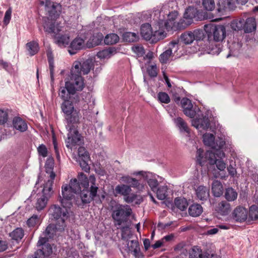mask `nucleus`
Masks as SVG:
<instances>
[{"instance_id":"nucleus-33","label":"nucleus","mask_w":258,"mask_h":258,"mask_svg":"<svg viewBox=\"0 0 258 258\" xmlns=\"http://www.w3.org/2000/svg\"><path fill=\"white\" fill-rule=\"evenodd\" d=\"M131 191L132 189L130 186L123 184L117 185L115 188V193L123 196L124 198L131 193Z\"/></svg>"},{"instance_id":"nucleus-16","label":"nucleus","mask_w":258,"mask_h":258,"mask_svg":"<svg viewBox=\"0 0 258 258\" xmlns=\"http://www.w3.org/2000/svg\"><path fill=\"white\" fill-rule=\"evenodd\" d=\"M247 210L241 206L237 207L232 214L233 219L238 222L245 221L247 219Z\"/></svg>"},{"instance_id":"nucleus-56","label":"nucleus","mask_w":258,"mask_h":258,"mask_svg":"<svg viewBox=\"0 0 258 258\" xmlns=\"http://www.w3.org/2000/svg\"><path fill=\"white\" fill-rule=\"evenodd\" d=\"M172 54V49H166L159 56V60L162 63H166Z\"/></svg>"},{"instance_id":"nucleus-63","label":"nucleus","mask_w":258,"mask_h":258,"mask_svg":"<svg viewBox=\"0 0 258 258\" xmlns=\"http://www.w3.org/2000/svg\"><path fill=\"white\" fill-rule=\"evenodd\" d=\"M138 196L135 194H128L127 196L124 198V201L128 204L132 203L135 202L136 204H139V203L136 202V200L138 199Z\"/></svg>"},{"instance_id":"nucleus-22","label":"nucleus","mask_w":258,"mask_h":258,"mask_svg":"<svg viewBox=\"0 0 258 258\" xmlns=\"http://www.w3.org/2000/svg\"><path fill=\"white\" fill-rule=\"evenodd\" d=\"M235 0H221L218 11H226L233 10L236 7Z\"/></svg>"},{"instance_id":"nucleus-7","label":"nucleus","mask_w":258,"mask_h":258,"mask_svg":"<svg viewBox=\"0 0 258 258\" xmlns=\"http://www.w3.org/2000/svg\"><path fill=\"white\" fill-rule=\"evenodd\" d=\"M75 194V192L68 184H63L61 186V196H59L58 201L63 207L70 209L73 206V200Z\"/></svg>"},{"instance_id":"nucleus-59","label":"nucleus","mask_w":258,"mask_h":258,"mask_svg":"<svg viewBox=\"0 0 258 258\" xmlns=\"http://www.w3.org/2000/svg\"><path fill=\"white\" fill-rule=\"evenodd\" d=\"M212 149L214 150L213 151H208L206 152H211L212 153L214 154L216 159L218 157L220 158V159H222V158L225 157V153L222 149H218L216 147Z\"/></svg>"},{"instance_id":"nucleus-40","label":"nucleus","mask_w":258,"mask_h":258,"mask_svg":"<svg viewBox=\"0 0 258 258\" xmlns=\"http://www.w3.org/2000/svg\"><path fill=\"white\" fill-rule=\"evenodd\" d=\"M61 108L64 115L75 110L73 101L69 100L63 101L61 104Z\"/></svg>"},{"instance_id":"nucleus-47","label":"nucleus","mask_w":258,"mask_h":258,"mask_svg":"<svg viewBox=\"0 0 258 258\" xmlns=\"http://www.w3.org/2000/svg\"><path fill=\"white\" fill-rule=\"evenodd\" d=\"M10 112L11 110L8 108L0 109V125H3L8 121Z\"/></svg>"},{"instance_id":"nucleus-29","label":"nucleus","mask_w":258,"mask_h":258,"mask_svg":"<svg viewBox=\"0 0 258 258\" xmlns=\"http://www.w3.org/2000/svg\"><path fill=\"white\" fill-rule=\"evenodd\" d=\"M153 30L150 24L147 23L142 25L141 28V34L144 39L151 40Z\"/></svg>"},{"instance_id":"nucleus-49","label":"nucleus","mask_w":258,"mask_h":258,"mask_svg":"<svg viewBox=\"0 0 258 258\" xmlns=\"http://www.w3.org/2000/svg\"><path fill=\"white\" fill-rule=\"evenodd\" d=\"M202 6L205 10L212 11L215 9L216 4L214 0H203Z\"/></svg>"},{"instance_id":"nucleus-41","label":"nucleus","mask_w":258,"mask_h":258,"mask_svg":"<svg viewBox=\"0 0 258 258\" xmlns=\"http://www.w3.org/2000/svg\"><path fill=\"white\" fill-rule=\"evenodd\" d=\"M53 182L51 180H48L44 184L42 190L43 196H46L47 198H49L53 193L52 185Z\"/></svg>"},{"instance_id":"nucleus-58","label":"nucleus","mask_w":258,"mask_h":258,"mask_svg":"<svg viewBox=\"0 0 258 258\" xmlns=\"http://www.w3.org/2000/svg\"><path fill=\"white\" fill-rule=\"evenodd\" d=\"M158 98L161 102L165 104L169 103L170 101V99L169 95L165 92H159L158 94Z\"/></svg>"},{"instance_id":"nucleus-14","label":"nucleus","mask_w":258,"mask_h":258,"mask_svg":"<svg viewBox=\"0 0 258 258\" xmlns=\"http://www.w3.org/2000/svg\"><path fill=\"white\" fill-rule=\"evenodd\" d=\"M65 118L67 122L66 127L68 130H70L71 132L73 128L76 127V125L79 122L80 113L76 110L65 114Z\"/></svg>"},{"instance_id":"nucleus-23","label":"nucleus","mask_w":258,"mask_h":258,"mask_svg":"<svg viewBox=\"0 0 258 258\" xmlns=\"http://www.w3.org/2000/svg\"><path fill=\"white\" fill-rule=\"evenodd\" d=\"M213 30L214 39L216 41H222L226 35V29L224 26H215Z\"/></svg>"},{"instance_id":"nucleus-21","label":"nucleus","mask_w":258,"mask_h":258,"mask_svg":"<svg viewBox=\"0 0 258 258\" xmlns=\"http://www.w3.org/2000/svg\"><path fill=\"white\" fill-rule=\"evenodd\" d=\"M52 252V249L49 243L45 244L35 252V258H45Z\"/></svg>"},{"instance_id":"nucleus-51","label":"nucleus","mask_w":258,"mask_h":258,"mask_svg":"<svg viewBox=\"0 0 258 258\" xmlns=\"http://www.w3.org/2000/svg\"><path fill=\"white\" fill-rule=\"evenodd\" d=\"M174 203L176 207L181 211H184L187 207V203L184 199L177 198L174 200Z\"/></svg>"},{"instance_id":"nucleus-28","label":"nucleus","mask_w":258,"mask_h":258,"mask_svg":"<svg viewBox=\"0 0 258 258\" xmlns=\"http://www.w3.org/2000/svg\"><path fill=\"white\" fill-rule=\"evenodd\" d=\"M216 210L222 215H226L230 211V205L227 201H221L217 205Z\"/></svg>"},{"instance_id":"nucleus-4","label":"nucleus","mask_w":258,"mask_h":258,"mask_svg":"<svg viewBox=\"0 0 258 258\" xmlns=\"http://www.w3.org/2000/svg\"><path fill=\"white\" fill-rule=\"evenodd\" d=\"M68 209L69 208H61L58 205H53L50 208L49 211L52 217L57 221V228L60 231H62L66 227V221L69 218L70 214Z\"/></svg>"},{"instance_id":"nucleus-37","label":"nucleus","mask_w":258,"mask_h":258,"mask_svg":"<svg viewBox=\"0 0 258 258\" xmlns=\"http://www.w3.org/2000/svg\"><path fill=\"white\" fill-rule=\"evenodd\" d=\"M237 191L232 187H228L225 189L224 197L228 202L235 201L237 198Z\"/></svg>"},{"instance_id":"nucleus-61","label":"nucleus","mask_w":258,"mask_h":258,"mask_svg":"<svg viewBox=\"0 0 258 258\" xmlns=\"http://www.w3.org/2000/svg\"><path fill=\"white\" fill-rule=\"evenodd\" d=\"M147 73L150 77L154 78L157 77L158 75V69L156 64L151 65L147 69Z\"/></svg>"},{"instance_id":"nucleus-26","label":"nucleus","mask_w":258,"mask_h":258,"mask_svg":"<svg viewBox=\"0 0 258 258\" xmlns=\"http://www.w3.org/2000/svg\"><path fill=\"white\" fill-rule=\"evenodd\" d=\"M176 126L179 130L180 132L189 133V128L186 121L181 117H178L173 119Z\"/></svg>"},{"instance_id":"nucleus-8","label":"nucleus","mask_w":258,"mask_h":258,"mask_svg":"<svg viewBox=\"0 0 258 258\" xmlns=\"http://www.w3.org/2000/svg\"><path fill=\"white\" fill-rule=\"evenodd\" d=\"M68 185L75 194L79 192L80 193L84 186L88 185V177L84 173H80L78 175V179H72Z\"/></svg>"},{"instance_id":"nucleus-20","label":"nucleus","mask_w":258,"mask_h":258,"mask_svg":"<svg viewBox=\"0 0 258 258\" xmlns=\"http://www.w3.org/2000/svg\"><path fill=\"white\" fill-rule=\"evenodd\" d=\"M12 122L14 128L20 132H24L28 130L26 121L20 117H14Z\"/></svg>"},{"instance_id":"nucleus-15","label":"nucleus","mask_w":258,"mask_h":258,"mask_svg":"<svg viewBox=\"0 0 258 258\" xmlns=\"http://www.w3.org/2000/svg\"><path fill=\"white\" fill-rule=\"evenodd\" d=\"M122 182L128 184L130 187H133L139 191H143L145 189V183L141 180H138L130 176H123L121 178Z\"/></svg>"},{"instance_id":"nucleus-25","label":"nucleus","mask_w":258,"mask_h":258,"mask_svg":"<svg viewBox=\"0 0 258 258\" xmlns=\"http://www.w3.org/2000/svg\"><path fill=\"white\" fill-rule=\"evenodd\" d=\"M256 23L255 19L253 17L247 18L244 20V31L245 33L252 32L256 30Z\"/></svg>"},{"instance_id":"nucleus-9","label":"nucleus","mask_w":258,"mask_h":258,"mask_svg":"<svg viewBox=\"0 0 258 258\" xmlns=\"http://www.w3.org/2000/svg\"><path fill=\"white\" fill-rule=\"evenodd\" d=\"M41 5L45 6V10L48 12L51 19H54L59 15L61 10V6L56 3L46 0L45 2L41 1Z\"/></svg>"},{"instance_id":"nucleus-43","label":"nucleus","mask_w":258,"mask_h":258,"mask_svg":"<svg viewBox=\"0 0 258 258\" xmlns=\"http://www.w3.org/2000/svg\"><path fill=\"white\" fill-rule=\"evenodd\" d=\"M230 26L231 29L235 31L244 30V19L240 18L233 20L231 22Z\"/></svg>"},{"instance_id":"nucleus-31","label":"nucleus","mask_w":258,"mask_h":258,"mask_svg":"<svg viewBox=\"0 0 258 258\" xmlns=\"http://www.w3.org/2000/svg\"><path fill=\"white\" fill-rule=\"evenodd\" d=\"M48 62L49 64V69L50 71V76L51 82L54 81V56L52 54L51 50L49 49L46 52Z\"/></svg>"},{"instance_id":"nucleus-50","label":"nucleus","mask_w":258,"mask_h":258,"mask_svg":"<svg viewBox=\"0 0 258 258\" xmlns=\"http://www.w3.org/2000/svg\"><path fill=\"white\" fill-rule=\"evenodd\" d=\"M84 40L78 37L71 42V48H82L84 46Z\"/></svg>"},{"instance_id":"nucleus-35","label":"nucleus","mask_w":258,"mask_h":258,"mask_svg":"<svg viewBox=\"0 0 258 258\" xmlns=\"http://www.w3.org/2000/svg\"><path fill=\"white\" fill-rule=\"evenodd\" d=\"M203 142L206 146L214 148L216 147V144L215 142V136L212 134L206 133L203 136Z\"/></svg>"},{"instance_id":"nucleus-19","label":"nucleus","mask_w":258,"mask_h":258,"mask_svg":"<svg viewBox=\"0 0 258 258\" xmlns=\"http://www.w3.org/2000/svg\"><path fill=\"white\" fill-rule=\"evenodd\" d=\"M68 131H69V133L68 134L67 139L68 143H69L72 146L81 144L82 143V137L81 135L79 134L76 127L73 128L71 132L70 130Z\"/></svg>"},{"instance_id":"nucleus-18","label":"nucleus","mask_w":258,"mask_h":258,"mask_svg":"<svg viewBox=\"0 0 258 258\" xmlns=\"http://www.w3.org/2000/svg\"><path fill=\"white\" fill-rule=\"evenodd\" d=\"M196 195L197 199L203 203L209 198L210 189L206 186L200 185L196 189Z\"/></svg>"},{"instance_id":"nucleus-42","label":"nucleus","mask_w":258,"mask_h":258,"mask_svg":"<svg viewBox=\"0 0 258 258\" xmlns=\"http://www.w3.org/2000/svg\"><path fill=\"white\" fill-rule=\"evenodd\" d=\"M118 36L115 33L107 34L104 38V42L107 45H113L119 41Z\"/></svg>"},{"instance_id":"nucleus-5","label":"nucleus","mask_w":258,"mask_h":258,"mask_svg":"<svg viewBox=\"0 0 258 258\" xmlns=\"http://www.w3.org/2000/svg\"><path fill=\"white\" fill-rule=\"evenodd\" d=\"M132 212L131 208L128 206H125L122 205L116 206L111 214V217L115 222V225L120 226L122 223L127 221Z\"/></svg>"},{"instance_id":"nucleus-55","label":"nucleus","mask_w":258,"mask_h":258,"mask_svg":"<svg viewBox=\"0 0 258 258\" xmlns=\"http://www.w3.org/2000/svg\"><path fill=\"white\" fill-rule=\"evenodd\" d=\"M103 36L101 33H97L95 35H93L92 39H90L91 42L90 43L91 44L92 47L98 45L100 44L103 40Z\"/></svg>"},{"instance_id":"nucleus-38","label":"nucleus","mask_w":258,"mask_h":258,"mask_svg":"<svg viewBox=\"0 0 258 258\" xmlns=\"http://www.w3.org/2000/svg\"><path fill=\"white\" fill-rule=\"evenodd\" d=\"M55 42L59 47H66L70 42V37L68 35L58 36L55 37Z\"/></svg>"},{"instance_id":"nucleus-6","label":"nucleus","mask_w":258,"mask_h":258,"mask_svg":"<svg viewBox=\"0 0 258 258\" xmlns=\"http://www.w3.org/2000/svg\"><path fill=\"white\" fill-rule=\"evenodd\" d=\"M173 6H176V4L174 2H171L167 4L164 5L160 12V14L166 15L167 17V19L166 22L163 21V24L166 27L167 31L172 30L175 26L176 22H174L177 18L178 14L177 11L174 10L170 11L169 8H173Z\"/></svg>"},{"instance_id":"nucleus-52","label":"nucleus","mask_w":258,"mask_h":258,"mask_svg":"<svg viewBox=\"0 0 258 258\" xmlns=\"http://www.w3.org/2000/svg\"><path fill=\"white\" fill-rule=\"evenodd\" d=\"M249 218L252 220L258 219V207L256 205H252L249 208Z\"/></svg>"},{"instance_id":"nucleus-53","label":"nucleus","mask_w":258,"mask_h":258,"mask_svg":"<svg viewBox=\"0 0 258 258\" xmlns=\"http://www.w3.org/2000/svg\"><path fill=\"white\" fill-rule=\"evenodd\" d=\"M58 223H56L55 225L53 224H49L46 228L45 231V234L46 236H47L49 238H51L53 236L54 233L55 232L56 230L59 231L57 227V225Z\"/></svg>"},{"instance_id":"nucleus-54","label":"nucleus","mask_w":258,"mask_h":258,"mask_svg":"<svg viewBox=\"0 0 258 258\" xmlns=\"http://www.w3.org/2000/svg\"><path fill=\"white\" fill-rule=\"evenodd\" d=\"M202 249L198 246H195L189 252L190 258H202L203 255Z\"/></svg>"},{"instance_id":"nucleus-48","label":"nucleus","mask_w":258,"mask_h":258,"mask_svg":"<svg viewBox=\"0 0 258 258\" xmlns=\"http://www.w3.org/2000/svg\"><path fill=\"white\" fill-rule=\"evenodd\" d=\"M116 49H102L97 53V56L100 58H108L113 53H116Z\"/></svg>"},{"instance_id":"nucleus-27","label":"nucleus","mask_w":258,"mask_h":258,"mask_svg":"<svg viewBox=\"0 0 258 258\" xmlns=\"http://www.w3.org/2000/svg\"><path fill=\"white\" fill-rule=\"evenodd\" d=\"M68 86H66L61 87L59 89L58 95L63 101L71 100L73 96L76 95L74 92H70Z\"/></svg>"},{"instance_id":"nucleus-30","label":"nucleus","mask_w":258,"mask_h":258,"mask_svg":"<svg viewBox=\"0 0 258 258\" xmlns=\"http://www.w3.org/2000/svg\"><path fill=\"white\" fill-rule=\"evenodd\" d=\"M212 191L214 196L220 197L223 194V186L218 180H214L212 185Z\"/></svg>"},{"instance_id":"nucleus-36","label":"nucleus","mask_w":258,"mask_h":258,"mask_svg":"<svg viewBox=\"0 0 258 258\" xmlns=\"http://www.w3.org/2000/svg\"><path fill=\"white\" fill-rule=\"evenodd\" d=\"M44 28L46 31L57 34L62 31V26L54 22L53 24H50L45 23Z\"/></svg>"},{"instance_id":"nucleus-39","label":"nucleus","mask_w":258,"mask_h":258,"mask_svg":"<svg viewBox=\"0 0 258 258\" xmlns=\"http://www.w3.org/2000/svg\"><path fill=\"white\" fill-rule=\"evenodd\" d=\"M9 235L12 240L18 242L24 237V232L22 228H17L11 232Z\"/></svg>"},{"instance_id":"nucleus-3","label":"nucleus","mask_w":258,"mask_h":258,"mask_svg":"<svg viewBox=\"0 0 258 258\" xmlns=\"http://www.w3.org/2000/svg\"><path fill=\"white\" fill-rule=\"evenodd\" d=\"M197 161L201 166H203L208 162L210 165L216 164L217 168L221 171H224L226 164L222 159L215 158L214 154L211 152H205L203 149H199L197 151Z\"/></svg>"},{"instance_id":"nucleus-34","label":"nucleus","mask_w":258,"mask_h":258,"mask_svg":"<svg viewBox=\"0 0 258 258\" xmlns=\"http://www.w3.org/2000/svg\"><path fill=\"white\" fill-rule=\"evenodd\" d=\"M203 212V207L201 205L196 204H192L188 208V213L192 217H198Z\"/></svg>"},{"instance_id":"nucleus-17","label":"nucleus","mask_w":258,"mask_h":258,"mask_svg":"<svg viewBox=\"0 0 258 258\" xmlns=\"http://www.w3.org/2000/svg\"><path fill=\"white\" fill-rule=\"evenodd\" d=\"M192 125L197 128L207 130L210 127V120L208 116L205 115L202 117L193 119Z\"/></svg>"},{"instance_id":"nucleus-60","label":"nucleus","mask_w":258,"mask_h":258,"mask_svg":"<svg viewBox=\"0 0 258 258\" xmlns=\"http://www.w3.org/2000/svg\"><path fill=\"white\" fill-rule=\"evenodd\" d=\"M37 150L39 156H41L44 158L48 156V150L45 145H40L37 147Z\"/></svg>"},{"instance_id":"nucleus-62","label":"nucleus","mask_w":258,"mask_h":258,"mask_svg":"<svg viewBox=\"0 0 258 258\" xmlns=\"http://www.w3.org/2000/svg\"><path fill=\"white\" fill-rule=\"evenodd\" d=\"M39 219L37 215H33L30 217L27 222V225L31 227H34L39 223Z\"/></svg>"},{"instance_id":"nucleus-12","label":"nucleus","mask_w":258,"mask_h":258,"mask_svg":"<svg viewBox=\"0 0 258 258\" xmlns=\"http://www.w3.org/2000/svg\"><path fill=\"white\" fill-rule=\"evenodd\" d=\"M181 105L184 114L191 118H194L197 113V107H194L190 100L183 98L181 100Z\"/></svg>"},{"instance_id":"nucleus-11","label":"nucleus","mask_w":258,"mask_h":258,"mask_svg":"<svg viewBox=\"0 0 258 258\" xmlns=\"http://www.w3.org/2000/svg\"><path fill=\"white\" fill-rule=\"evenodd\" d=\"M194 40V36L192 32H187L181 34L179 39H175L170 42L171 47H178L181 46L182 44H189Z\"/></svg>"},{"instance_id":"nucleus-32","label":"nucleus","mask_w":258,"mask_h":258,"mask_svg":"<svg viewBox=\"0 0 258 258\" xmlns=\"http://www.w3.org/2000/svg\"><path fill=\"white\" fill-rule=\"evenodd\" d=\"M197 10L194 7H189L186 9L184 14V18L187 19L186 25H190L193 22L194 18L197 15Z\"/></svg>"},{"instance_id":"nucleus-24","label":"nucleus","mask_w":258,"mask_h":258,"mask_svg":"<svg viewBox=\"0 0 258 258\" xmlns=\"http://www.w3.org/2000/svg\"><path fill=\"white\" fill-rule=\"evenodd\" d=\"M135 175H142L143 177H146L147 183L151 188V190L153 192H155V191L157 190V188L158 187L159 185V182L158 180L155 178H151L148 179L147 175H146V172L141 171L137 172H135L133 174Z\"/></svg>"},{"instance_id":"nucleus-1","label":"nucleus","mask_w":258,"mask_h":258,"mask_svg":"<svg viewBox=\"0 0 258 258\" xmlns=\"http://www.w3.org/2000/svg\"><path fill=\"white\" fill-rule=\"evenodd\" d=\"M98 185L95 183L94 177H90V184L88 181V185L84 186L83 188L80 193L81 201H76V205L80 207L83 208L86 204H90L93 201L95 200L96 198L99 197L98 203H102V200L105 199L104 195L100 197L98 195ZM98 203V202H97Z\"/></svg>"},{"instance_id":"nucleus-64","label":"nucleus","mask_w":258,"mask_h":258,"mask_svg":"<svg viewBox=\"0 0 258 258\" xmlns=\"http://www.w3.org/2000/svg\"><path fill=\"white\" fill-rule=\"evenodd\" d=\"M133 254L135 258H145L144 254L141 251L139 243L137 242L136 248L133 250Z\"/></svg>"},{"instance_id":"nucleus-46","label":"nucleus","mask_w":258,"mask_h":258,"mask_svg":"<svg viewBox=\"0 0 258 258\" xmlns=\"http://www.w3.org/2000/svg\"><path fill=\"white\" fill-rule=\"evenodd\" d=\"M122 37L124 41L128 42H135L139 39V36L137 34L130 32L124 33L122 35Z\"/></svg>"},{"instance_id":"nucleus-10","label":"nucleus","mask_w":258,"mask_h":258,"mask_svg":"<svg viewBox=\"0 0 258 258\" xmlns=\"http://www.w3.org/2000/svg\"><path fill=\"white\" fill-rule=\"evenodd\" d=\"M166 29L163 24V20L159 19V21L154 27L151 39V43H156L158 41L164 38L166 36L164 30Z\"/></svg>"},{"instance_id":"nucleus-57","label":"nucleus","mask_w":258,"mask_h":258,"mask_svg":"<svg viewBox=\"0 0 258 258\" xmlns=\"http://www.w3.org/2000/svg\"><path fill=\"white\" fill-rule=\"evenodd\" d=\"M187 22V19H184V17L183 19H180L179 22L176 23L175 27L173 28L172 30H178V29H185L188 25H186V23Z\"/></svg>"},{"instance_id":"nucleus-45","label":"nucleus","mask_w":258,"mask_h":258,"mask_svg":"<svg viewBox=\"0 0 258 258\" xmlns=\"http://www.w3.org/2000/svg\"><path fill=\"white\" fill-rule=\"evenodd\" d=\"M167 189L168 188L167 186H160L158 187L155 191V192H156L157 198L160 200L165 199L167 196Z\"/></svg>"},{"instance_id":"nucleus-44","label":"nucleus","mask_w":258,"mask_h":258,"mask_svg":"<svg viewBox=\"0 0 258 258\" xmlns=\"http://www.w3.org/2000/svg\"><path fill=\"white\" fill-rule=\"evenodd\" d=\"M49 198L46 196H42L37 199L35 205V208L38 211L43 210L46 206Z\"/></svg>"},{"instance_id":"nucleus-13","label":"nucleus","mask_w":258,"mask_h":258,"mask_svg":"<svg viewBox=\"0 0 258 258\" xmlns=\"http://www.w3.org/2000/svg\"><path fill=\"white\" fill-rule=\"evenodd\" d=\"M95 57H90L85 60H84L82 62H81L79 61H76L74 62L73 67L77 63H78L79 69L80 74L82 75V74L83 75L88 74L91 69L93 70V67H94V64L95 62Z\"/></svg>"},{"instance_id":"nucleus-2","label":"nucleus","mask_w":258,"mask_h":258,"mask_svg":"<svg viewBox=\"0 0 258 258\" xmlns=\"http://www.w3.org/2000/svg\"><path fill=\"white\" fill-rule=\"evenodd\" d=\"M79 63H77L71 70V77L70 81L66 82V86L69 88L71 92L82 91L85 87L84 79L80 74L78 68Z\"/></svg>"}]
</instances>
